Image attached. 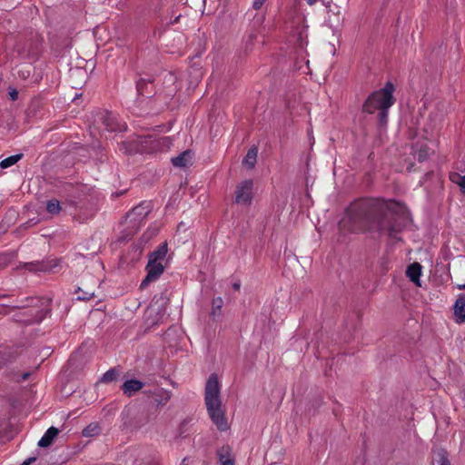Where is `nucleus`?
<instances>
[{"mask_svg":"<svg viewBox=\"0 0 465 465\" xmlns=\"http://www.w3.org/2000/svg\"><path fill=\"white\" fill-rule=\"evenodd\" d=\"M409 220L410 213L401 203L362 198L350 204L340 225L351 232H377L396 239Z\"/></svg>","mask_w":465,"mask_h":465,"instance_id":"nucleus-1","label":"nucleus"},{"mask_svg":"<svg viewBox=\"0 0 465 465\" xmlns=\"http://www.w3.org/2000/svg\"><path fill=\"white\" fill-rule=\"evenodd\" d=\"M205 405L212 421L221 431L229 429L224 411L222 410L220 399V383L215 373L210 375L205 386Z\"/></svg>","mask_w":465,"mask_h":465,"instance_id":"nucleus-2","label":"nucleus"},{"mask_svg":"<svg viewBox=\"0 0 465 465\" xmlns=\"http://www.w3.org/2000/svg\"><path fill=\"white\" fill-rule=\"evenodd\" d=\"M1 305L12 308H31L30 318L24 320L28 324L41 322L51 312V300L45 297H27L12 304L1 303Z\"/></svg>","mask_w":465,"mask_h":465,"instance_id":"nucleus-3","label":"nucleus"},{"mask_svg":"<svg viewBox=\"0 0 465 465\" xmlns=\"http://www.w3.org/2000/svg\"><path fill=\"white\" fill-rule=\"evenodd\" d=\"M394 85L387 82L383 88L372 92L362 104V112L372 114L377 110L389 109L395 103Z\"/></svg>","mask_w":465,"mask_h":465,"instance_id":"nucleus-4","label":"nucleus"},{"mask_svg":"<svg viewBox=\"0 0 465 465\" xmlns=\"http://www.w3.org/2000/svg\"><path fill=\"white\" fill-rule=\"evenodd\" d=\"M168 137H159L156 134L139 135L130 143L129 153H153L167 147Z\"/></svg>","mask_w":465,"mask_h":465,"instance_id":"nucleus-5","label":"nucleus"},{"mask_svg":"<svg viewBox=\"0 0 465 465\" xmlns=\"http://www.w3.org/2000/svg\"><path fill=\"white\" fill-rule=\"evenodd\" d=\"M94 124L108 132H123L126 129L124 123L119 122L112 113L106 110H99L95 114Z\"/></svg>","mask_w":465,"mask_h":465,"instance_id":"nucleus-6","label":"nucleus"},{"mask_svg":"<svg viewBox=\"0 0 465 465\" xmlns=\"http://www.w3.org/2000/svg\"><path fill=\"white\" fill-rule=\"evenodd\" d=\"M252 180H245L236 187L235 203L238 204H250L252 199Z\"/></svg>","mask_w":465,"mask_h":465,"instance_id":"nucleus-7","label":"nucleus"},{"mask_svg":"<svg viewBox=\"0 0 465 465\" xmlns=\"http://www.w3.org/2000/svg\"><path fill=\"white\" fill-rule=\"evenodd\" d=\"M146 271L147 275L141 282V289L146 288L150 282L156 281L163 274L164 267L162 262L148 261Z\"/></svg>","mask_w":465,"mask_h":465,"instance_id":"nucleus-8","label":"nucleus"},{"mask_svg":"<svg viewBox=\"0 0 465 465\" xmlns=\"http://www.w3.org/2000/svg\"><path fill=\"white\" fill-rule=\"evenodd\" d=\"M151 211V203L144 202L133 208L127 213V218H132L134 222L141 223L148 216Z\"/></svg>","mask_w":465,"mask_h":465,"instance_id":"nucleus-9","label":"nucleus"},{"mask_svg":"<svg viewBox=\"0 0 465 465\" xmlns=\"http://www.w3.org/2000/svg\"><path fill=\"white\" fill-rule=\"evenodd\" d=\"M138 96L152 97L155 94L153 81L152 79L141 78L136 82Z\"/></svg>","mask_w":465,"mask_h":465,"instance_id":"nucleus-10","label":"nucleus"},{"mask_svg":"<svg viewBox=\"0 0 465 465\" xmlns=\"http://www.w3.org/2000/svg\"><path fill=\"white\" fill-rule=\"evenodd\" d=\"M144 386V383L136 379L127 380L122 385L123 393L128 397H132L137 391L142 390Z\"/></svg>","mask_w":465,"mask_h":465,"instance_id":"nucleus-11","label":"nucleus"},{"mask_svg":"<svg viewBox=\"0 0 465 465\" xmlns=\"http://www.w3.org/2000/svg\"><path fill=\"white\" fill-rule=\"evenodd\" d=\"M454 315L457 323L465 322V294H460L454 303Z\"/></svg>","mask_w":465,"mask_h":465,"instance_id":"nucleus-12","label":"nucleus"},{"mask_svg":"<svg viewBox=\"0 0 465 465\" xmlns=\"http://www.w3.org/2000/svg\"><path fill=\"white\" fill-rule=\"evenodd\" d=\"M152 393L153 395V402L157 406L165 405L172 397V392L163 388H155Z\"/></svg>","mask_w":465,"mask_h":465,"instance_id":"nucleus-13","label":"nucleus"},{"mask_svg":"<svg viewBox=\"0 0 465 465\" xmlns=\"http://www.w3.org/2000/svg\"><path fill=\"white\" fill-rule=\"evenodd\" d=\"M432 465H451L446 450L437 448L432 450Z\"/></svg>","mask_w":465,"mask_h":465,"instance_id":"nucleus-14","label":"nucleus"},{"mask_svg":"<svg viewBox=\"0 0 465 465\" xmlns=\"http://www.w3.org/2000/svg\"><path fill=\"white\" fill-rule=\"evenodd\" d=\"M193 159V152L185 150L178 156L172 158V163L175 167H186L191 164Z\"/></svg>","mask_w":465,"mask_h":465,"instance_id":"nucleus-15","label":"nucleus"},{"mask_svg":"<svg viewBox=\"0 0 465 465\" xmlns=\"http://www.w3.org/2000/svg\"><path fill=\"white\" fill-rule=\"evenodd\" d=\"M58 433L59 430L57 428L53 426L50 427L38 441V446L41 448L49 447L50 445H52L54 439L57 437Z\"/></svg>","mask_w":465,"mask_h":465,"instance_id":"nucleus-16","label":"nucleus"},{"mask_svg":"<svg viewBox=\"0 0 465 465\" xmlns=\"http://www.w3.org/2000/svg\"><path fill=\"white\" fill-rule=\"evenodd\" d=\"M421 265L419 262H413L410 264L406 271V275L410 280L414 282L417 286H420V276L421 274Z\"/></svg>","mask_w":465,"mask_h":465,"instance_id":"nucleus-17","label":"nucleus"},{"mask_svg":"<svg viewBox=\"0 0 465 465\" xmlns=\"http://www.w3.org/2000/svg\"><path fill=\"white\" fill-rule=\"evenodd\" d=\"M219 463L226 461H235V456L232 452V449L229 445H223L219 448L216 451Z\"/></svg>","mask_w":465,"mask_h":465,"instance_id":"nucleus-18","label":"nucleus"},{"mask_svg":"<svg viewBox=\"0 0 465 465\" xmlns=\"http://www.w3.org/2000/svg\"><path fill=\"white\" fill-rule=\"evenodd\" d=\"M258 148L252 146L242 160V164L249 169H252L255 166L257 161Z\"/></svg>","mask_w":465,"mask_h":465,"instance_id":"nucleus-19","label":"nucleus"},{"mask_svg":"<svg viewBox=\"0 0 465 465\" xmlns=\"http://www.w3.org/2000/svg\"><path fill=\"white\" fill-rule=\"evenodd\" d=\"M167 243L163 242L153 251L149 257V261L162 262L167 254Z\"/></svg>","mask_w":465,"mask_h":465,"instance_id":"nucleus-20","label":"nucleus"},{"mask_svg":"<svg viewBox=\"0 0 465 465\" xmlns=\"http://www.w3.org/2000/svg\"><path fill=\"white\" fill-rule=\"evenodd\" d=\"M101 431L100 424L98 422H92L83 430L82 435L86 438H92L99 435Z\"/></svg>","mask_w":465,"mask_h":465,"instance_id":"nucleus-21","label":"nucleus"},{"mask_svg":"<svg viewBox=\"0 0 465 465\" xmlns=\"http://www.w3.org/2000/svg\"><path fill=\"white\" fill-rule=\"evenodd\" d=\"M223 306V300L222 297H216L212 302V312L210 313V316L216 320L219 318L222 314V308Z\"/></svg>","mask_w":465,"mask_h":465,"instance_id":"nucleus-22","label":"nucleus"},{"mask_svg":"<svg viewBox=\"0 0 465 465\" xmlns=\"http://www.w3.org/2000/svg\"><path fill=\"white\" fill-rule=\"evenodd\" d=\"M417 149L415 151V157L419 162L426 161L430 153V149L426 143L417 144Z\"/></svg>","mask_w":465,"mask_h":465,"instance_id":"nucleus-23","label":"nucleus"},{"mask_svg":"<svg viewBox=\"0 0 465 465\" xmlns=\"http://www.w3.org/2000/svg\"><path fill=\"white\" fill-rule=\"evenodd\" d=\"M24 157L23 153H17L15 155H11L0 162V167L2 169L8 168L14 164H15L17 162H19Z\"/></svg>","mask_w":465,"mask_h":465,"instance_id":"nucleus-24","label":"nucleus"},{"mask_svg":"<svg viewBox=\"0 0 465 465\" xmlns=\"http://www.w3.org/2000/svg\"><path fill=\"white\" fill-rule=\"evenodd\" d=\"M24 267L30 271V272H45L48 270V265L44 263V262H27V263H25Z\"/></svg>","mask_w":465,"mask_h":465,"instance_id":"nucleus-25","label":"nucleus"},{"mask_svg":"<svg viewBox=\"0 0 465 465\" xmlns=\"http://www.w3.org/2000/svg\"><path fill=\"white\" fill-rule=\"evenodd\" d=\"M46 211L50 214H58L61 211V206L59 201L56 199H52L46 203Z\"/></svg>","mask_w":465,"mask_h":465,"instance_id":"nucleus-26","label":"nucleus"},{"mask_svg":"<svg viewBox=\"0 0 465 465\" xmlns=\"http://www.w3.org/2000/svg\"><path fill=\"white\" fill-rule=\"evenodd\" d=\"M117 372L114 369H110L107 371L103 377L101 378V381L104 383H109L116 379Z\"/></svg>","mask_w":465,"mask_h":465,"instance_id":"nucleus-27","label":"nucleus"},{"mask_svg":"<svg viewBox=\"0 0 465 465\" xmlns=\"http://www.w3.org/2000/svg\"><path fill=\"white\" fill-rule=\"evenodd\" d=\"M388 110L389 109L379 110L378 122L381 126H385L388 123Z\"/></svg>","mask_w":465,"mask_h":465,"instance_id":"nucleus-28","label":"nucleus"},{"mask_svg":"<svg viewBox=\"0 0 465 465\" xmlns=\"http://www.w3.org/2000/svg\"><path fill=\"white\" fill-rule=\"evenodd\" d=\"M13 259L10 253L0 254V268L5 267Z\"/></svg>","mask_w":465,"mask_h":465,"instance_id":"nucleus-29","label":"nucleus"},{"mask_svg":"<svg viewBox=\"0 0 465 465\" xmlns=\"http://www.w3.org/2000/svg\"><path fill=\"white\" fill-rule=\"evenodd\" d=\"M94 296V292L88 290V291L83 292V294L79 295L78 299L83 300V301H88V300L92 299Z\"/></svg>","mask_w":465,"mask_h":465,"instance_id":"nucleus-30","label":"nucleus"},{"mask_svg":"<svg viewBox=\"0 0 465 465\" xmlns=\"http://www.w3.org/2000/svg\"><path fill=\"white\" fill-rule=\"evenodd\" d=\"M266 0H254L253 1V4H252V7L255 9V10H259L262 5H263V3L265 2Z\"/></svg>","mask_w":465,"mask_h":465,"instance_id":"nucleus-31","label":"nucleus"},{"mask_svg":"<svg viewBox=\"0 0 465 465\" xmlns=\"http://www.w3.org/2000/svg\"><path fill=\"white\" fill-rule=\"evenodd\" d=\"M30 375H31V372H29V371L24 372L20 379H15V381L19 382V381H26L30 377Z\"/></svg>","mask_w":465,"mask_h":465,"instance_id":"nucleus-32","label":"nucleus"},{"mask_svg":"<svg viewBox=\"0 0 465 465\" xmlns=\"http://www.w3.org/2000/svg\"><path fill=\"white\" fill-rule=\"evenodd\" d=\"M78 74H82L83 76H84L85 73L82 69H79V68L71 70V75H78Z\"/></svg>","mask_w":465,"mask_h":465,"instance_id":"nucleus-33","label":"nucleus"},{"mask_svg":"<svg viewBox=\"0 0 465 465\" xmlns=\"http://www.w3.org/2000/svg\"><path fill=\"white\" fill-rule=\"evenodd\" d=\"M460 181L459 182V185L460 186L462 192L465 193V174L460 177Z\"/></svg>","mask_w":465,"mask_h":465,"instance_id":"nucleus-34","label":"nucleus"},{"mask_svg":"<svg viewBox=\"0 0 465 465\" xmlns=\"http://www.w3.org/2000/svg\"><path fill=\"white\" fill-rule=\"evenodd\" d=\"M35 460H36V457H30V458L26 459L24 462L26 463V465H30L33 462H35Z\"/></svg>","mask_w":465,"mask_h":465,"instance_id":"nucleus-35","label":"nucleus"},{"mask_svg":"<svg viewBox=\"0 0 465 465\" xmlns=\"http://www.w3.org/2000/svg\"><path fill=\"white\" fill-rule=\"evenodd\" d=\"M10 96H11V99L12 100H16L17 97H18V92L16 90H14L13 92L10 93Z\"/></svg>","mask_w":465,"mask_h":465,"instance_id":"nucleus-36","label":"nucleus"},{"mask_svg":"<svg viewBox=\"0 0 465 465\" xmlns=\"http://www.w3.org/2000/svg\"><path fill=\"white\" fill-rule=\"evenodd\" d=\"M153 391V390H145L143 391V393L146 394L149 398H153V395L152 393Z\"/></svg>","mask_w":465,"mask_h":465,"instance_id":"nucleus-37","label":"nucleus"},{"mask_svg":"<svg viewBox=\"0 0 465 465\" xmlns=\"http://www.w3.org/2000/svg\"><path fill=\"white\" fill-rule=\"evenodd\" d=\"M220 465H235V461L222 462L220 463Z\"/></svg>","mask_w":465,"mask_h":465,"instance_id":"nucleus-38","label":"nucleus"},{"mask_svg":"<svg viewBox=\"0 0 465 465\" xmlns=\"http://www.w3.org/2000/svg\"><path fill=\"white\" fill-rule=\"evenodd\" d=\"M240 286L241 285H240L239 282H235V283L232 284L233 289L236 290V291H238L240 289Z\"/></svg>","mask_w":465,"mask_h":465,"instance_id":"nucleus-39","label":"nucleus"},{"mask_svg":"<svg viewBox=\"0 0 465 465\" xmlns=\"http://www.w3.org/2000/svg\"><path fill=\"white\" fill-rule=\"evenodd\" d=\"M254 37H255L254 34H250V35H249L248 42L252 43V40L254 39Z\"/></svg>","mask_w":465,"mask_h":465,"instance_id":"nucleus-40","label":"nucleus"},{"mask_svg":"<svg viewBox=\"0 0 465 465\" xmlns=\"http://www.w3.org/2000/svg\"><path fill=\"white\" fill-rule=\"evenodd\" d=\"M146 313L148 314V317H151V315L153 313V310L152 309L147 310ZM147 322H149V318H147Z\"/></svg>","mask_w":465,"mask_h":465,"instance_id":"nucleus-41","label":"nucleus"},{"mask_svg":"<svg viewBox=\"0 0 465 465\" xmlns=\"http://www.w3.org/2000/svg\"><path fill=\"white\" fill-rule=\"evenodd\" d=\"M458 289L459 290H465V282L463 284H459L458 285Z\"/></svg>","mask_w":465,"mask_h":465,"instance_id":"nucleus-42","label":"nucleus"},{"mask_svg":"<svg viewBox=\"0 0 465 465\" xmlns=\"http://www.w3.org/2000/svg\"><path fill=\"white\" fill-rule=\"evenodd\" d=\"M179 19H180V15L176 16V17L174 18V20H173V21H172L171 23H172V24H176V23H178Z\"/></svg>","mask_w":465,"mask_h":465,"instance_id":"nucleus-43","label":"nucleus"},{"mask_svg":"<svg viewBox=\"0 0 465 465\" xmlns=\"http://www.w3.org/2000/svg\"><path fill=\"white\" fill-rule=\"evenodd\" d=\"M156 323H157V322H154V321H152L151 322H148V324H149V325H151V326H152V325H154V324H156Z\"/></svg>","mask_w":465,"mask_h":465,"instance_id":"nucleus-44","label":"nucleus"},{"mask_svg":"<svg viewBox=\"0 0 465 465\" xmlns=\"http://www.w3.org/2000/svg\"><path fill=\"white\" fill-rule=\"evenodd\" d=\"M21 465H26V463L23 462Z\"/></svg>","mask_w":465,"mask_h":465,"instance_id":"nucleus-45","label":"nucleus"}]
</instances>
